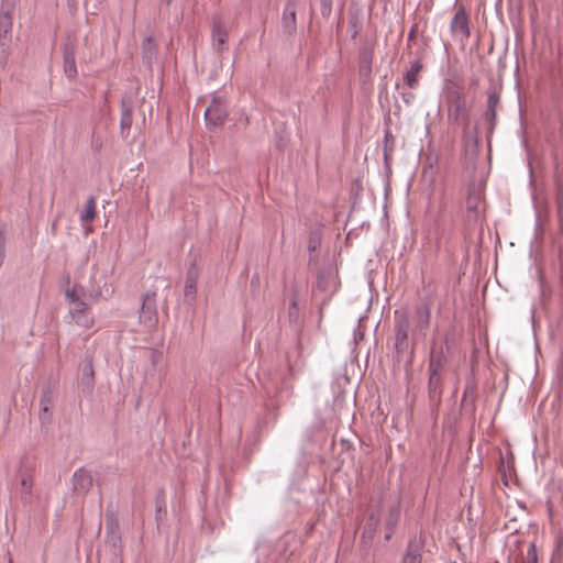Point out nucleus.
Wrapping results in <instances>:
<instances>
[{"mask_svg": "<svg viewBox=\"0 0 563 563\" xmlns=\"http://www.w3.org/2000/svg\"><path fill=\"white\" fill-rule=\"evenodd\" d=\"M463 134L465 153L473 156L477 152L478 146L477 123L464 119Z\"/></svg>", "mask_w": 563, "mask_h": 563, "instance_id": "f257e3e1", "label": "nucleus"}, {"mask_svg": "<svg viewBox=\"0 0 563 563\" xmlns=\"http://www.w3.org/2000/svg\"><path fill=\"white\" fill-rule=\"evenodd\" d=\"M227 109L222 101L213 99L205 111L206 121L212 125H220L227 118Z\"/></svg>", "mask_w": 563, "mask_h": 563, "instance_id": "f03ea898", "label": "nucleus"}, {"mask_svg": "<svg viewBox=\"0 0 563 563\" xmlns=\"http://www.w3.org/2000/svg\"><path fill=\"white\" fill-rule=\"evenodd\" d=\"M66 298L69 302V314L71 319L78 314L85 313L88 311V306L85 301L80 299L79 294L76 288L68 289L66 291Z\"/></svg>", "mask_w": 563, "mask_h": 563, "instance_id": "7ed1b4c3", "label": "nucleus"}, {"mask_svg": "<svg viewBox=\"0 0 563 563\" xmlns=\"http://www.w3.org/2000/svg\"><path fill=\"white\" fill-rule=\"evenodd\" d=\"M423 69V64L420 59L415 60L409 70L405 74L404 80L405 84L411 88L415 89L419 85V74Z\"/></svg>", "mask_w": 563, "mask_h": 563, "instance_id": "20e7f679", "label": "nucleus"}, {"mask_svg": "<svg viewBox=\"0 0 563 563\" xmlns=\"http://www.w3.org/2000/svg\"><path fill=\"white\" fill-rule=\"evenodd\" d=\"M92 486L91 475L84 470H78L74 474V488L77 492H87Z\"/></svg>", "mask_w": 563, "mask_h": 563, "instance_id": "39448f33", "label": "nucleus"}, {"mask_svg": "<svg viewBox=\"0 0 563 563\" xmlns=\"http://www.w3.org/2000/svg\"><path fill=\"white\" fill-rule=\"evenodd\" d=\"M212 38L214 45L217 46V49L219 52H222L225 48V44L228 41V32L224 25H222L221 23L214 24L212 30Z\"/></svg>", "mask_w": 563, "mask_h": 563, "instance_id": "423d86ee", "label": "nucleus"}, {"mask_svg": "<svg viewBox=\"0 0 563 563\" xmlns=\"http://www.w3.org/2000/svg\"><path fill=\"white\" fill-rule=\"evenodd\" d=\"M64 73L67 78L74 79L77 76V67L75 58L70 54H66L64 58Z\"/></svg>", "mask_w": 563, "mask_h": 563, "instance_id": "0eeeda50", "label": "nucleus"}, {"mask_svg": "<svg viewBox=\"0 0 563 563\" xmlns=\"http://www.w3.org/2000/svg\"><path fill=\"white\" fill-rule=\"evenodd\" d=\"M96 217V200L95 198L90 197L85 206V212L81 216L82 222H90Z\"/></svg>", "mask_w": 563, "mask_h": 563, "instance_id": "6e6552de", "label": "nucleus"}, {"mask_svg": "<svg viewBox=\"0 0 563 563\" xmlns=\"http://www.w3.org/2000/svg\"><path fill=\"white\" fill-rule=\"evenodd\" d=\"M73 321L85 329H91L95 324L93 317L89 313V311L78 314L73 318Z\"/></svg>", "mask_w": 563, "mask_h": 563, "instance_id": "1a4fd4ad", "label": "nucleus"}, {"mask_svg": "<svg viewBox=\"0 0 563 563\" xmlns=\"http://www.w3.org/2000/svg\"><path fill=\"white\" fill-rule=\"evenodd\" d=\"M400 518V510L398 508H394L390 510L388 519H387V527H388V533L386 534V539L388 540L391 537V533L394 531V528L398 523Z\"/></svg>", "mask_w": 563, "mask_h": 563, "instance_id": "9d476101", "label": "nucleus"}, {"mask_svg": "<svg viewBox=\"0 0 563 563\" xmlns=\"http://www.w3.org/2000/svg\"><path fill=\"white\" fill-rule=\"evenodd\" d=\"M445 95L450 104V113L455 114V112H457V96L454 91V87L448 84L445 87Z\"/></svg>", "mask_w": 563, "mask_h": 563, "instance_id": "9b49d317", "label": "nucleus"}, {"mask_svg": "<svg viewBox=\"0 0 563 563\" xmlns=\"http://www.w3.org/2000/svg\"><path fill=\"white\" fill-rule=\"evenodd\" d=\"M141 322H143L146 327L151 328L156 323V316L153 310L143 306L142 312L140 316Z\"/></svg>", "mask_w": 563, "mask_h": 563, "instance_id": "f8f14e48", "label": "nucleus"}, {"mask_svg": "<svg viewBox=\"0 0 563 563\" xmlns=\"http://www.w3.org/2000/svg\"><path fill=\"white\" fill-rule=\"evenodd\" d=\"M21 493L29 495L31 493L33 481L30 475L23 474L20 479Z\"/></svg>", "mask_w": 563, "mask_h": 563, "instance_id": "ddd939ff", "label": "nucleus"}, {"mask_svg": "<svg viewBox=\"0 0 563 563\" xmlns=\"http://www.w3.org/2000/svg\"><path fill=\"white\" fill-rule=\"evenodd\" d=\"M12 29V20L9 14L0 15V31L4 34L9 33Z\"/></svg>", "mask_w": 563, "mask_h": 563, "instance_id": "4468645a", "label": "nucleus"}, {"mask_svg": "<svg viewBox=\"0 0 563 563\" xmlns=\"http://www.w3.org/2000/svg\"><path fill=\"white\" fill-rule=\"evenodd\" d=\"M419 562H420L419 555L410 549L407 551V553L405 554L404 560H402V563H419Z\"/></svg>", "mask_w": 563, "mask_h": 563, "instance_id": "2eb2a0df", "label": "nucleus"}, {"mask_svg": "<svg viewBox=\"0 0 563 563\" xmlns=\"http://www.w3.org/2000/svg\"><path fill=\"white\" fill-rule=\"evenodd\" d=\"M527 563H537V551L536 547L531 544L527 551L526 555Z\"/></svg>", "mask_w": 563, "mask_h": 563, "instance_id": "dca6fc26", "label": "nucleus"}, {"mask_svg": "<svg viewBox=\"0 0 563 563\" xmlns=\"http://www.w3.org/2000/svg\"><path fill=\"white\" fill-rule=\"evenodd\" d=\"M459 25H460V34H463L465 36H468L470 35V32H468V29L466 26V21H465V18L462 15V13L460 12V22H459Z\"/></svg>", "mask_w": 563, "mask_h": 563, "instance_id": "f3484780", "label": "nucleus"}, {"mask_svg": "<svg viewBox=\"0 0 563 563\" xmlns=\"http://www.w3.org/2000/svg\"><path fill=\"white\" fill-rule=\"evenodd\" d=\"M195 288H196L195 280L191 278H187L186 286H185L186 294L195 291Z\"/></svg>", "mask_w": 563, "mask_h": 563, "instance_id": "a211bd4d", "label": "nucleus"}, {"mask_svg": "<svg viewBox=\"0 0 563 563\" xmlns=\"http://www.w3.org/2000/svg\"><path fill=\"white\" fill-rule=\"evenodd\" d=\"M418 314H419V319H420L422 327H427L428 321H429L428 312L423 310V311H419Z\"/></svg>", "mask_w": 563, "mask_h": 563, "instance_id": "6ab92c4d", "label": "nucleus"}, {"mask_svg": "<svg viewBox=\"0 0 563 563\" xmlns=\"http://www.w3.org/2000/svg\"><path fill=\"white\" fill-rule=\"evenodd\" d=\"M407 336V330L405 328H400L397 332V342L405 341Z\"/></svg>", "mask_w": 563, "mask_h": 563, "instance_id": "aec40b11", "label": "nucleus"}, {"mask_svg": "<svg viewBox=\"0 0 563 563\" xmlns=\"http://www.w3.org/2000/svg\"><path fill=\"white\" fill-rule=\"evenodd\" d=\"M457 23V12L453 15L452 18V27H454V25Z\"/></svg>", "mask_w": 563, "mask_h": 563, "instance_id": "412c9836", "label": "nucleus"}, {"mask_svg": "<svg viewBox=\"0 0 563 563\" xmlns=\"http://www.w3.org/2000/svg\"><path fill=\"white\" fill-rule=\"evenodd\" d=\"M467 394H468V388H466V390H465V394H464V399H466V397H467Z\"/></svg>", "mask_w": 563, "mask_h": 563, "instance_id": "4be33fe9", "label": "nucleus"}, {"mask_svg": "<svg viewBox=\"0 0 563 563\" xmlns=\"http://www.w3.org/2000/svg\"><path fill=\"white\" fill-rule=\"evenodd\" d=\"M70 2H76V0H69Z\"/></svg>", "mask_w": 563, "mask_h": 563, "instance_id": "5701e85b", "label": "nucleus"}]
</instances>
